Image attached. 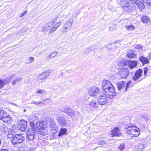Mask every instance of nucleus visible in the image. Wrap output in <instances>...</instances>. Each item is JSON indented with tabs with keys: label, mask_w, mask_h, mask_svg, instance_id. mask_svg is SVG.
I'll return each mask as SVG.
<instances>
[{
	"label": "nucleus",
	"mask_w": 151,
	"mask_h": 151,
	"mask_svg": "<svg viewBox=\"0 0 151 151\" xmlns=\"http://www.w3.org/2000/svg\"><path fill=\"white\" fill-rule=\"evenodd\" d=\"M101 88L103 91L109 96H115L116 95L114 87L109 81L104 80L101 84Z\"/></svg>",
	"instance_id": "f257e3e1"
},
{
	"label": "nucleus",
	"mask_w": 151,
	"mask_h": 151,
	"mask_svg": "<svg viewBox=\"0 0 151 151\" xmlns=\"http://www.w3.org/2000/svg\"><path fill=\"white\" fill-rule=\"evenodd\" d=\"M0 119L6 124L10 123L12 120L8 113L2 109H0Z\"/></svg>",
	"instance_id": "f03ea898"
},
{
	"label": "nucleus",
	"mask_w": 151,
	"mask_h": 151,
	"mask_svg": "<svg viewBox=\"0 0 151 151\" xmlns=\"http://www.w3.org/2000/svg\"><path fill=\"white\" fill-rule=\"evenodd\" d=\"M23 134H16L11 138L12 142L14 145H17L22 142L24 139Z\"/></svg>",
	"instance_id": "7ed1b4c3"
},
{
	"label": "nucleus",
	"mask_w": 151,
	"mask_h": 151,
	"mask_svg": "<svg viewBox=\"0 0 151 151\" xmlns=\"http://www.w3.org/2000/svg\"><path fill=\"white\" fill-rule=\"evenodd\" d=\"M74 21L73 19L70 18L65 22L64 24L63 27L62 31L63 32H67L71 29L72 26L73 24Z\"/></svg>",
	"instance_id": "20e7f679"
},
{
	"label": "nucleus",
	"mask_w": 151,
	"mask_h": 151,
	"mask_svg": "<svg viewBox=\"0 0 151 151\" xmlns=\"http://www.w3.org/2000/svg\"><path fill=\"white\" fill-rule=\"evenodd\" d=\"M88 93L91 96L93 97H96L101 94V92L99 88L96 87H93L90 88L88 91Z\"/></svg>",
	"instance_id": "39448f33"
},
{
	"label": "nucleus",
	"mask_w": 151,
	"mask_h": 151,
	"mask_svg": "<svg viewBox=\"0 0 151 151\" xmlns=\"http://www.w3.org/2000/svg\"><path fill=\"white\" fill-rule=\"evenodd\" d=\"M117 64L120 67H123L125 66H128L131 69H132V61L127 60L126 61V60L123 58L119 61Z\"/></svg>",
	"instance_id": "423d86ee"
},
{
	"label": "nucleus",
	"mask_w": 151,
	"mask_h": 151,
	"mask_svg": "<svg viewBox=\"0 0 151 151\" xmlns=\"http://www.w3.org/2000/svg\"><path fill=\"white\" fill-rule=\"evenodd\" d=\"M118 69L122 79H125L127 77L129 73L127 68H124V67H119Z\"/></svg>",
	"instance_id": "0eeeda50"
},
{
	"label": "nucleus",
	"mask_w": 151,
	"mask_h": 151,
	"mask_svg": "<svg viewBox=\"0 0 151 151\" xmlns=\"http://www.w3.org/2000/svg\"><path fill=\"white\" fill-rule=\"evenodd\" d=\"M99 95V96L98 97V101L99 104L101 105H104L106 104L108 101V98L106 96V95L102 94Z\"/></svg>",
	"instance_id": "6e6552de"
},
{
	"label": "nucleus",
	"mask_w": 151,
	"mask_h": 151,
	"mask_svg": "<svg viewBox=\"0 0 151 151\" xmlns=\"http://www.w3.org/2000/svg\"><path fill=\"white\" fill-rule=\"evenodd\" d=\"M51 73L50 70H47L41 74L38 77L39 81L41 82L45 81Z\"/></svg>",
	"instance_id": "1a4fd4ad"
},
{
	"label": "nucleus",
	"mask_w": 151,
	"mask_h": 151,
	"mask_svg": "<svg viewBox=\"0 0 151 151\" xmlns=\"http://www.w3.org/2000/svg\"><path fill=\"white\" fill-rule=\"evenodd\" d=\"M35 134V133L33 129H30L26 136V139L28 141L33 140L36 137Z\"/></svg>",
	"instance_id": "9d476101"
},
{
	"label": "nucleus",
	"mask_w": 151,
	"mask_h": 151,
	"mask_svg": "<svg viewBox=\"0 0 151 151\" xmlns=\"http://www.w3.org/2000/svg\"><path fill=\"white\" fill-rule=\"evenodd\" d=\"M142 73V70L141 69H139L136 71L134 76L133 77V81L134 83H137L141 80V79L137 81L141 76Z\"/></svg>",
	"instance_id": "9b49d317"
},
{
	"label": "nucleus",
	"mask_w": 151,
	"mask_h": 151,
	"mask_svg": "<svg viewBox=\"0 0 151 151\" xmlns=\"http://www.w3.org/2000/svg\"><path fill=\"white\" fill-rule=\"evenodd\" d=\"M146 147L145 145L142 143H139L134 145V151H142Z\"/></svg>",
	"instance_id": "f8f14e48"
},
{
	"label": "nucleus",
	"mask_w": 151,
	"mask_h": 151,
	"mask_svg": "<svg viewBox=\"0 0 151 151\" xmlns=\"http://www.w3.org/2000/svg\"><path fill=\"white\" fill-rule=\"evenodd\" d=\"M57 120L59 124L62 127L66 126L68 125L66 121L62 116H59Z\"/></svg>",
	"instance_id": "ddd939ff"
},
{
	"label": "nucleus",
	"mask_w": 151,
	"mask_h": 151,
	"mask_svg": "<svg viewBox=\"0 0 151 151\" xmlns=\"http://www.w3.org/2000/svg\"><path fill=\"white\" fill-rule=\"evenodd\" d=\"M117 87L119 90H122L123 91H125L126 82L124 81L119 82L117 84Z\"/></svg>",
	"instance_id": "4468645a"
},
{
	"label": "nucleus",
	"mask_w": 151,
	"mask_h": 151,
	"mask_svg": "<svg viewBox=\"0 0 151 151\" xmlns=\"http://www.w3.org/2000/svg\"><path fill=\"white\" fill-rule=\"evenodd\" d=\"M142 0H140L139 2H138V1L134 3L133 4L134 7L133 8L135 9L137 7L138 9H140V10L142 9H143L145 8V6L144 4L142 2Z\"/></svg>",
	"instance_id": "2eb2a0df"
},
{
	"label": "nucleus",
	"mask_w": 151,
	"mask_h": 151,
	"mask_svg": "<svg viewBox=\"0 0 151 151\" xmlns=\"http://www.w3.org/2000/svg\"><path fill=\"white\" fill-rule=\"evenodd\" d=\"M140 134L139 128L133 124V137H138Z\"/></svg>",
	"instance_id": "dca6fc26"
},
{
	"label": "nucleus",
	"mask_w": 151,
	"mask_h": 151,
	"mask_svg": "<svg viewBox=\"0 0 151 151\" xmlns=\"http://www.w3.org/2000/svg\"><path fill=\"white\" fill-rule=\"evenodd\" d=\"M19 123L20 124L18 126V127L22 131H24L27 128V123L24 121H21L19 122Z\"/></svg>",
	"instance_id": "f3484780"
},
{
	"label": "nucleus",
	"mask_w": 151,
	"mask_h": 151,
	"mask_svg": "<svg viewBox=\"0 0 151 151\" xmlns=\"http://www.w3.org/2000/svg\"><path fill=\"white\" fill-rule=\"evenodd\" d=\"M47 125L52 128H55V123L54 121L50 118H47L46 120Z\"/></svg>",
	"instance_id": "a211bd4d"
},
{
	"label": "nucleus",
	"mask_w": 151,
	"mask_h": 151,
	"mask_svg": "<svg viewBox=\"0 0 151 151\" xmlns=\"http://www.w3.org/2000/svg\"><path fill=\"white\" fill-rule=\"evenodd\" d=\"M47 127L46 126L40 128V130L38 131V134L43 136L46 135L47 132Z\"/></svg>",
	"instance_id": "6ab92c4d"
},
{
	"label": "nucleus",
	"mask_w": 151,
	"mask_h": 151,
	"mask_svg": "<svg viewBox=\"0 0 151 151\" xmlns=\"http://www.w3.org/2000/svg\"><path fill=\"white\" fill-rule=\"evenodd\" d=\"M4 129L5 131V132L8 131V137L12 138V137L15 135L14 134V132H13L12 129H10L8 131V129L6 127H4Z\"/></svg>",
	"instance_id": "aec40b11"
},
{
	"label": "nucleus",
	"mask_w": 151,
	"mask_h": 151,
	"mask_svg": "<svg viewBox=\"0 0 151 151\" xmlns=\"http://www.w3.org/2000/svg\"><path fill=\"white\" fill-rule=\"evenodd\" d=\"M141 21L143 23L148 25H149L151 23L150 19L146 16H142L141 17Z\"/></svg>",
	"instance_id": "412c9836"
},
{
	"label": "nucleus",
	"mask_w": 151,
	"mask_h": 151,
	"mask_svg": "<svg viewBox=\"0 0 151 151\" xmlns=\"http://www.w3.org/2000/svg\"><path fill=\"white\" fill-rule=\"evenodd\" d=\"M64 111L65 113L71 116H73L74 115V113L70 108L68 107L64 109Z\"/></svg>",
	"instance_id": "4be33fe9"
},
{
	"label": "nucleus",
	"mask_w": 151,
	"mask_h": 151,
	"mask_svg": "<svg viewBox=\"0 0 151 151\" xmlns=\"http://www.w3.org/2000/svg\"><path fill=\"white\" fill-rule=\"evenodd\" d=\"M139 60L143 64H147L149 63V59L143 56L140 57Z\"/></svg>",
	"instance_id": "5701e85b"
},
{
	"label": "nucleus",
	"mask_w": 151,
	"mask_h": 151,
	"mask_svg": "<svg viewBox=\"0 0 151 151\" xmlns=\"http://www.w3.org/2000/svg\"><path fill=\"white\" fill-rule=\"evenodd\" d=\"M120 133V129L119 128L115 127L111 131V134L113 136H118Z\"/></svg>",
	"instance_id": "b1692460"
},
{
	"label": "nucleus",
	"mask_w": 151,
	"mask_h": 151,
	"mask_svg": "<svg viewBox=\"0 0 151 151\" xmlns=\"http://www.w3.org/2000/svg\"><path fill=\"white\" fill-rule=\"evenodd\" d=\"M40 31L41 32H47L48 29H49L47 26V24L45 23L42 26H40Z\"/></svg>",
	"instance_id": "393cba45"
},
{
	"label": "nucleus",
	"mask_w": 151,
	"mask_h": 151,
	"mask_svg": "<svg viewBox=\"0 0 151 151\" xmlns=\"http://www.w3.org/2000/svg\"><path fill=\"white\" fill-rule=\"evenodd\" d=\"M89 104L93 106H94L96 108L98 107V105L99 104L97 103L95 99H92L91 100L89 101Z\"/></svg>",
	"instance_id": "a878e982"
},
{
	"label": "nucleus",
	"mask_w": 151,
	"mask_h": 151,
	"mask_svg": "<svg viewBox=\"0 0 151 151\" xmlns=\"http://www.w3.org/2000/svg\"><path fill=\"white\" fill-rule=\"evenodd\" d=\"M61 22L60 21L55 24L54 25L53 27H52L50 29V32H53L55 31L61 25Z\"/></svg>",
	"instance_id": "bb28decb"
},
{
	"label": "nucleus",
	"mask_w": 151,
	"mask_h": 151,
	"mask_svg": "<svg viewBox=\"0 0 151 151\" xmlns=\"http://www.w3.org/2000/svg\"><path fill=\"white\" fill-rule=\"evenodd\" d=\"M125 128L126 129V131L127 132V133L129 135L131 134L132 135V126H126L125 127Z\"/></svg>",
	"instance_id": "cd10ccee"
},
{
	"label": "nucleus",
	"mask_w": 151,
	"mask_h": 151,
	"mask_svg": "<svg viewBox=\"0 0 151 151\" xmlns=\"http://www.w3.org/2000/svg\"><path fill=\"white\" fill-rule=\"evenodd\" d=\"M111 45L112 46V47H111V49L113 50L115 49L116 48L119 47V46L120 44L118 42L116 43L115 42H113L111 44Z\"/></svg>",
	"instance_id": "c85d7f7f"
},
{
	"label": "nucleus",
	"mask_w": 151,
	"mask_h": 151,
	"mask_svg": "<svg viewBox=\"0 0 151 151\" xmlns=\"http://www.w3.org/2000/svg\"><path fill=\"white\" fill-rule=\"evenodd\" d=\"M67 130L65 129L61 128L60 129V132H59L58 135L59 136L64 135L66 133Z\"/></svg>",
	"instance_id": "c756f323"
},
{
	"label": "nucleus",
	"mask_w": 151,
	"mask_h": 151,
	"mask_svg": "<svg viewBox=\"0 0 151 151\" xmlns=\"http://www.w3.org/2000/svg\"><path fill=\"white\" fill-rule=\"evenodd\" d=\"M132 83L131 81L128 82L127 84H126L125 91H127L129 90V88L131 87V84Z\"/></svg>",
	"instance_id": "7c9ffc66"
},
{
	"label": "nucleus",
	"mask_w": 151,
	"mask_h": 151,
	"mask_svg": "<svg viewBox=\"0 0 151 151\" xmlns=\"http://www.w3.org/2000/svg\"><path fill=\"white\" fill-rule=\"evenodd\" d=\"M6 81L5 80H1L0 79V89L6 84Z\"/></svg>",
	"instance_id": "2f4dec72"
},
{
	"label": "nucleus",
	"mask_w": 151,
	"mask_h": 151,
	"mask_svg": "<svg viewBox=\"0 0 151 151\" xmlns=\"http://www.w3.org/2000/svg\"><path fill=\"white\" fill-rule=\"evenodd\" d=\"M56 20L57 18H56L53 19L52 22H50L47 23H46L47 24V26L49 29H50V27L52 26L54 24V22L56 21Z\"/></svg>",
	"instance_id": "473e14b6"
},
{
	"label": "nucleus",
	"mask_w": 151,
	"mask_h": 151,
	"mask_svg": "<svg viewBox=\"0 0 151 151\" xmlns=\"http://www.w3.org/2000/svg\"><path fill=\"white\" fill-rule=\"evenodd\" d=\"M36 92L37 93L41 94L42 96L46 94L45 90H42L40 89H37Z\"/></svg>",
	"instance_id": "72a5a7b5"
},
{
	"label": "nucleus",
	"mask_w": 151,
	"mask_h": 151,
	"mask_svg": "<svg viewBox=\"0 0 151 151\" xmlns=\"http://www.w3.org/2000/svg\"><path fill=\"white\" fill-rule=\"evenodd\" d=\"M36 125L38 127H40V128H41L42 127H44L43 126V122H41L40 121H37L36 123Z\"/></svg>",
	"instance_id": "f704fd0d"
},
{
	"label": "nucleus",
	"mask_w": 151,
	"mask_h": 151,
	"mask_svg": "<svg viewBox=\"0 0 151 151\" xmlns=\"http://www.w3.org/2000/svg\"><path fill=\"white\" fill-rule=\"evenodd\" d=\"M127 56L129 58H131L132 57V50H131L129 51L127 55Z\"/></svg>",
	"instance_id": "c9c22d12"
},
{
	"label": "nucleus",
	"mask_w": 151,
	"mask_h": 151,
	"mask_svg": "<svg viewBox=\"0 0 151 151\" xmlns=\"http://www.w3.org/2000/svg\"><path fill=\"white\" fill-rule=\"evenodd\" d=\"M116 29V26L114 24H112L109 27V29L110 31H112Z\"/></svg>",
	"instance_id": "e433bc0d"
},
{
	"label": "nucleus",
	"mask_w": 151,
	"mask_h": 151,
	"mask_svg": "<svg viewBox=\"0 0 151 151\" xmlns=\"http://www.w3.org/2000/svg\"><path fill=\"white\" fill-rule=\"evenodd\" d=\"M22 79V78L15 79L12 82V84L13 85H15L17 82H19Z\"/></svg>",
	"instance_id": "4c0bfd02"
},
{
	"label": "nucleus",
	"mask_w": 151,
	"mask_h": 151,
	"mask_svg": "<svg viewBox=\"0 0 151 151\" xmlns=\"http://www.w3.org/2000/svg\"><path fill=\"white\" fill-rule=\"evenodd\" d=\"M30 104H35L37 105H42L43 104H44V103H43V102H35V101H33L31 103H30Z\"/></svg>",
	"instance_id": "58836bf2"
},
{
	"label": "nucleus",
	"mask_w": 151,
	"mask_h": 151,
	"mask_svg": "<svg viewBox=\"0 0 151 151\" xmlns=\"http://www.w3.org/2000/svg\"><path fill=\"white\" fill-rule=\"evenodd\" d=\"M118 148L121 150H123L125 148V144L124 143L121 144L119 147H118Z\"/></svg>",
	"instance_id": "ea45409f"
},
{
	"label": "nucleus",
	"mask_w": 151,
	"mask_h": 151,
	"mask_svg": "<svg viewBox=\"0 0 151 151\" xmlns=\"http://www.w3.org/2000/svg\"><path fill=\"white\" fill-rule=\"evenodd\" d=\"M58 54V52L55 51L54 52L52 53H51L50 54L51 56V57H52V58H53L55 57Z\"/></svg>",
	"instance_id": "a19ab883"
},
{
	"label": "nucleus",
	"mask_w": 151,
	"mask_h": 151,
	"mask_svg": "<svg viewBox=\"0 0 151 151\" xmlns=\"http://www.w3.org/2000/svg\"><path fill=\"white\" fill-rule=\"evenodd\" d=\"M134 48H136L137 49H142V45H137L135 46H134Z\"/></svg>",
	"instance_id": "79ce46f5"
},
{
	"label": "nucleus",
	"mask_w": 151,
	"mask_h": 151,
	"mask_svg": "<svg viewBox=\"0 0 151 151\" xmlns=\"http://www.w3.org/2000/svg\"><path fill=\"white\" fill-rule=\"evenodd\" d=\"M144 2L148 5H151V0H144Z\"/></svg>",
	"instance_id": "37998d69"
},
{
	"label": "nucleus",
	"mask_w": 151,
	"mask_h": 151,
	"mask_svg": "<svg viewBox=\"0 0 151 151\" xmlns=\"http://www.w3.org/2000/svg\"><path fill=\"white\" fill-rule=\"evenodd\" d=\"M142 118L145 119L146 121H148L149 120V118L147 115H142L141 116Z\"/></svg>",
	"instance_id": "c03bdc74"
},
{
	"label": "nucleus",
	"mask_w": 151,
	"mask_h": 151,
	"mask_svg": "<svg viewBox=\"0 0 151 151\" xmlns=\"http://www.w3.org/2000/svg\"><path fill=\"white\" fill-rule=\"evenodd\" d=\"M126 29L128 30H131L132 29V25H130L129 26H127L126 27Z\"/></svg>",
	"instance_id": "a18cd8bd"
},
{
	"label": "nucleus",
	"mask_w": 151,
	"mask_h": 151,
	"mask_svg": "<svg viewBox=\"0 0 151 151\" xmlns=\"http://www.w3.org/2000/svg\"><path fill=\"white\" fill-rule=\"evenodd\" d=\"M137 62L136 61L133 60V68L136 67L137 65Z\"/></svg>",
	"instance_id": "49530a36"
},
{
	"label": "nucleus",
	"mask_w": 151,
	"mask_h": 151,
	"mask_svg": "<svg viewBox=\"0 0 151 151\" xmlns=\"http://www.w3.org/2000/svg\"><path fill=\"white\" fill-rule=\"evenodd\" d=\"M148 70V68L147 67H145L144 68V73L145 76L146 75Z\"/></svg>",
	"instance_id": "de8ad7c7"
},
{
	"label": "nucleus",
	"mask_w": 151,
	"mask_h": 151,
	"mask_svg": "<svg viewBox=\"0 0 151 151\" xmlns=\"http://www.w3.org/2000/svg\"><path fill=\"white\" fill-rule=\"evenodd\" d=\"M52 57H51V56L50 54L47 55L45 58V60H48L52 58Z\"/></svg>",
	"instance_id": "09e8293b"
},
{
	"label": "nucleus",
	"mask_w": 151,
	"mask_h": 151,
	"mask_svg": "<svg viewBox=\"0 0 151 151\" xmlns=\"http://www.w3.org/2000/svg\"><path fill=\"white\" fill-rule=\"evenodd\" d=\"M99 144L101 145H104L105 144V142L104 141L101 140L99 141Z\"/></svg>",
	"instance_id": "8fccbe9b"
},
{
	"label": "nucleus",
	"mask_w": 151,
	"mask_h": 151,
	"mask_svg": "<svg viewBox=\"0 0 151 151\" xmlns=\"http://www.w3.org/2000/svg\"><path fill=\"white\" fill-rule=\"evenodd\" d=\"M29 60L30 61V62L32 63L34 61V58L32 57H30L29 58Z\"/></svg>",
	"instance_id": "3c124183"
},
{
	"label": "nucleus",
	"mask_w": 151,
	"mask_h": 151,
	"mask_svg": "<svg viewBox=\"0 0 151 151\" xmlns=\"http://www.w3.org/2000/svg\"><path fill=\"white\" fill-rule=\"evenodd\" d=\"M46 101H47V103H50L51 102L52 100L50 99H46L44 100V102H45Z\"/></svg>",
	"instance_id": "603ef678"
},
{
	"label": "nucleus",
	"mask_w": 151,
	"mask_h": 151,
	"mask_svg": "<svg viewBox=\"0 0 151 151\" xmlns=\"http://www.w3.org/2000/svg\"><path fill=\"white\" fill-rule=\"evenodd\" d=\"M137 56L133 52V58H135Z\"/></svg>",
	"instance_id": "864d4df0"
},
{
	"label": "nucleus",
	"mask_w": 151,
	"mask_h": 151,
	"mask_svg": "<svg viewBox=\"0 0 151 151\" xmlns=\"http://www.w3.org/2000/svg\"><path fill=\"white\" fill-rule=\"evenodd\" d=\"M15 76V75H12L10 76V79L14 77Z\"/></svg>",
	"instance_id": "5fc2aeb1"
},
{
	"label": "nucleus",
	"mask_w": 151,
	"mask_h": 151,
	"mask_svg": "<svg viewBox=\"0 0 151 151\" xmlns=\"http://www.w3.org/2000/svg\"><path fill=\"white\" fill-rule=\"evenodd\" d=\"M1 151H8V150L6 149H3L1 150Z\"/></svg>",
	"instance_id": "6e6d98bb"
},
{
	"label": "nucleus",
	"mask_w": 151,
	"mask_h": 151,
	"mask_svg": "<svg viewBox=\"0 0 151 151\" xmlns=\"http://www.w3.org/2000/svg\"><path fill=\"white\" fill-rule=\"evenodd\" d=\"M24 16V14H23V13H22V14H21L20 16V17H22L23 16Z\"/></svg>",
	"instance_id": "4d7b16f0"
},
{
	"label": "nucleus",
	"mask_w": 151,
	"mask_h": 151,
	"mask_svg": "<svg viewBox=\"0 0 151 151\" xmlns=\"http://www.w3.org/2000/svg\"><path fill=\"white\" fill-rule=\"evenodd\" d=\"M27 13L26 12H24L23 13V14H24V15L26 13Z\"/></svg>",
	"instance_id": "13d9d810"
},
{
	"label": "nucleus",
	"mask_w": 151,
	"mask_h": 151,
	"mask_svg": "<svg viewBox=\"0 0 151 151\" xmlns=\"http://www.w3.org/2000/svg\"><path fill=\"white\" fill-rule=\"evenodd\" d=\"M132 27H133V30L134 29V28H135L133 26Z\"/></svg>",
	"instance_id": "bf43d9fd"
},
{
	"label": "nucleus",
	"mask_w": 151,
	"mask_h": 151,
	"mask_svg": "<svg viewBox=\"0 0 151 151\" xmlns=\"http://www.w3.org/2000/svg\"><path fill=\"white\" fill-rule=\"evenodd\" d=\"M1 144V140H0V145Z\"/></svg>",
	"instance_id": "052dcab7"
},
{
	"label": "nucleus",
	"mask_w": 151,
	"mask_h": 151,
	"mask_svg": "<svg viewBox=\"0 0 151 151\" xmlns=\"http://www.w3.org/2000/svg\"><path fill=\"white\" fill-rule=\"evenodd\" d=\"M24 29H23V30H22V31H25V30H24Z\"/></svg>",
	"instance_id": "680f3d73"
},
{
	"label": "nucleus",
	"mask_w": 151,
	"mask_h": 151,
	"mask_svg": "<svg viewBox=\"0 0 151 151\" xmlns=\"http://www.w3.org/2000/svg\"><path fill=\"white\" fill-rule=\"evenodd\" d=\"M36 119V118H34V119Z\"/></svg>",
	"instance_id": "e2e57ef3"
}]
</instances>
